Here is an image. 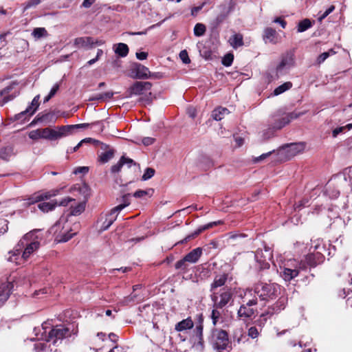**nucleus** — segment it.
<instances>
[{"instance_id": "f257e3e1", "label": "nucleus", "mask_w": 352, "mask_h": 352, "mask_svg": "<svg viewBox=\"0 0 352 352\" xmlns=\"http://www.w3.org/2000/svg\"><path fill=\"white\" fill-rule=\"evenodd\" d=\"M280 292V287L278 284L259 282L245 290V296H252L254 294L261 300L268 301L277 298Z\"/></svg>"}, {"instance_id": "f03ea898", "label": "nucleus", "mask_w": 352, "mask_h": 352, "mask_svg": "<svg viewBox=\"0 0 352 352\" xmlns=\"http://www.w3.org/2000/svg\"><path fill=\"white\" fill-rule=\"evenodd\" d=\"M41 230L35 229L25 234L19 241V249L23 248L21 258L27 260L31 254L40 248L43 236L39 234Z\"/></svg>"}, {"instance_id": "7ed1b4c3", "label": "nucleus", "mask_w": 352, "mask_h": 352, "mask_svg": "<svg viewBox=\"0 0 352 352\" xmlns=\"http://www.w3.org/2000/svg\"><path fill=\"white\" fill-rule=\"evenodd\" d=\"M70 223L65 217H60L58 221L51 228V232L55 235V240L58 243H64L72 239L76 232H72Z\"/></svg>"}, {"instance_id": "20e7f679", "label": "nucleus", "mask_w": 352, "mask_h": 352, "mask_svg": "<svg viewBox=\"0 0 352 352\" xmlns=\"http://www.w3.org/2000/svg\"><path fill=\"white\" fill-rule=\"evenodd\" d=\"M324 250V247L322 245V241L320 239H316L311 241V245L310 246L309 251V253L305 256V263L307 267H316L317 265L323 262L324 256L322 251Z\"/></svg>"}, {"instance_id": "39448f33", "label": "nucleus", "mask_w": 352, "mask_h": 352, "mask_svg": "<svg viewBox=\"0 0 352 352\" xmlns=\"http://www.w3.org/2000/svg\"><path fill=\"white\" fill-rule=\"evenodd\" d=\"M152 83L148 81H136L129 89L130 96H143L141 100L151 103L155 96L151 92Z\"/></svg>"}, {"instance_id": "423d86ee", "label": "nucleus", "mask_w": 352, "mask_h": 352, "mask_svg": "<svg viewBox=\"0 0 352 352\" xmlns=\"http://www.w3.org/2000/svg\"><path fill=\"white\" fill-rule=\"evenodd\" d=\"M211 344L217 352H224L230 347L228 333L222 329H214L212 333Z\"/></svg>"}, {"instance_id": "0eeeda50", "label": "nucleus", "mask_w": 352, "mask_h": 352, "mask_svg": "<svg viewBox=\"0 0 352 352\" xmlns=\"http://www.w3.org/2000/svg\"><path fill=\"white\" fill-rule=\"evenodd\" d=\"M248 297L244 296L243 303L237 311L238 317L243 320L252 318L256 314V309L252 307L257 304V298L254 296L252 298H248Z\"/></svg>"}, {"instance_id": "6e6552de", "label": "nucleus", "mask_w": 352, "mask_h": 352, "mask_svg": "<svg viewBox=\"0 0 352 352\" xmlns=\"http://www.w3.org/2000/svg\"><path fill=\"white\" fill-rule=\"evenodd\" d=\"M69 336V329L63 325H56L49 332L45 338L47 342H52L53 344H57L66 337Z\"/></svg>"}, {"instance_id": "1a4fd4ad", "label": "nucleus", "mask_w": 352, "mask_h": 352, "mask_svg": "<svg viewBox=\"0 0 352 352\" xmlns=\"http://www.w3.org/2000/svg\"><path fill=\"white\" fill-rule=\"evenodd\" d=\"M232 294L229 289H223L219 295L213 294L211 296L212 300L214 302L213 307L215 308H223L226 307L232 299Z\"/></svg>"}, {"instance_id": "9d476101", "label": "nucleus", "mask_w": 352, "mask_h": 352, "mask_svg": "<svg viewBox=\"0 0 352 352\" xmlns=\"http://www.w3.org/2000/svg\"><path fill=\"white\" fill-rule=\"evenodd\" d=\"M29 138L32 140L42 138L52 141L56 140L55 129L47 127L33 130L29 133Z\"/></svg>"}, {"instance_id": "9b49d317", "label": "nucleus", "mask_w": 352, "mask_h": 352, "mask_svg": "<svg viewBox=\"0 0 352 352\" xmlns=\"http://www.w3.org/2000/svg\"><path fill=\"white\" fill-rule=\"evenodd\" d=\"M307 266L302 261L298 264V267H280V275L285 281H290L293 278L297 277L300 270H305Z\"/></svg>"}, {"instance_id": "f8f14e48", "label": "nucleus", "mask_w": 352, "mask_h": 352, "mask_svg": "<svg viewBox=\"0 0 352 352\" xmlns=\"http://www.w3.org/2000/svg\"><path fill=\"white\" fill-rule=\"evenodd\" d=\"M305 149V144L302 142L293 143L283 146L280 152L286 158L290 159L297 154L301 153Z\"/></svg>"}, {"instance_id": "ddd939ff", "label": "nucleus", "mask_w": 352, "mask_h": 352, "mask_svg": "<svg viewBox=\"0 0 352 352\" xmlns=\"http://www.w3.org/2000/svg\"><path fill=\"white\" fill-rule=\"evenodd\" d=\"M284 115V112L278 110L272 116L270 125L273 129L279 130L289 123V118Z\"/></svg>"}, {"instance_id": "4468645a", "label": "nucleus", "mask_w": 352, "mask_h": 352, "mask_svg": "<svg viewBox=\"0 0 352 352\" xmlns=\"http://www.w3.org/2000/svg\"><path fill=\"white\" fill-rule=\"evenodd\" d=\"M265 254L263 250L258 249L255 252V259L261 264V269H267L270 267V264L267 260H270L272 258V254L270 248L265 246Z\"/></svg>"}, {"instance_id": "2eb2a0df", "label": "nucleus", "mask_w": 352, "mask_h": 352, "mask_svg": "<svg viewBox=\"0 0 352 352\" xmlns=\"http://www.w3.org/2000/svg\"><path fill=\"white\" fill-rule=\"evenodd\" d=\"M294 65V54L287 53L282 56L280 62L276 66V70L277 75L282 74L283 72L289 69Z\"/></svg>"}, {"instance_id": "dca6fc26", "label": "nucleus", "mask_w": 352, "mask_h": 352, "mask_svg": "<svg viewBox=\"0 0 352 352\" xmlns=\"http://www.w3.org/2000/svg\"><path fill=\"white\" fill-rule=\"evenodd\" d=\"M60 191V189H53L48 192L35 193L28 199V204H32L44 199H49L51 197L58 195Z\"/></svg>"}, {"instance_id": "f3484780", "label": "nucleus", "mask_w": 352, "mask_h": 352, "mask_svg": "<svg viewBox=\"0 0 352 352\" xmlns=\"http://www.w3.org/2000/svg\"><path fill=\"white\" fill-rule=\"evenodd\" d=\"M12 287L13 285L11 282L5 281L0 283V307L2 306L9 298Z\"/></svg>"}, {"instance_id": "a211bd4d", "label": "nucleus", "mask_w": 352, "mask_h": 352, "mask_svg": "<svg viewBox=\"0 0 352 352\" xmlns=\"http://www.w3.org/2000/svg\"><path fill=\"white\" fill-rule=\"evenodd\" d=\"M76 130L75 124L64 125L55 129L56 140L70 135Z\"/></svg>"}, {"instance_id": "6ab92c4d", "label": "nucleus", "mask_w": 352, "mask_h": 352, "mask_svg": "<svg viewBox=\"0 0 352 352\" xmlns=\"http://www.w3.org/2000/svg\"><path fill=\"white\" fill-rule=\"evenodd\" d=\"M133 73H135L134 76H132L133 78L138 79H147L148 78L149 69L146 67L140 64L135 63L133 65Z\"/></svg>"}, {"instance_id": "aec40b11", "label": "nucleus", "mask_w": 352, "mask_h": 352, "mask_svg": "<svg viewBox=\"0 0 352 352\" xmlns=\"http://www.w3.org/2000/svg\"><path fill=\"white\" fill-rule=\"evenodd\" d=\"M221 223V221H212L210 223H208L206 225H204L201 227H199L197 230H195L192 234L188 235L184 240L179 242V243H184V242H187L191 239H193L198 236L201 232L212 228L215 226H217L219 224Z\"/></svg>"}, {"instance_id": "412c9836", "label": "nucleus", "mask_w": 352, "mask_h": 352, "mask_svg": "<svg viewBox=\"0 0 352 352\" xmlns=\"http://www.w3.org/2000/svg\"><path fill=\"white\" fill-rule=\"evenodd\" d=\"M194 327V322L190 317L182 320L177 322L175 326V331L182 332L186 330L191 329Z\"/></svg>"}, {"instance_id": "4be33fe9", "label": "nucleus", "mask_w": 352, "mask_h": 352, "mask_svg": "<svg viewBox=\"0 0 352 352\" xmlns=\"http://www.w3.org/2000/svg\"><path fill=\"white\" fill-rule=\"evenodd\" d=\"M263 38L265 43L270 42L273 44L278 43L276 32L272 28H267L265 29Z\"/></svg>"}, {"instance_id": "5701e85b", "label": "nucleus", "mask_w": 352, "mask_h": 352, "mask_svg": "<svg viewBox=\"0 0 352 352\" xmlns=\"http://www.w3.org/2000/svg\"><path fill=\"white\" fill-rule=\"evenodd\" d=\"M94 39L90 36L78 37L74 40V45L78 48L92 47Z\"/></svg>"}, {"instance_id": "b1692460", "label": "nucleus", "mask_w": 352, "mask_h": 352, "mask_svg": "<svg viewBox=\"0 0 352 352\" xmlns=\"http://www.w3.org/2000/svg\"><path fill=\"white\" fill-rule=\"evenodd\" d=\"M202 254V248H197L187 254L184 258L190 263H195L198 261Z\"/></svg>"}, {"instance_id": "393cba45", "label": "nucleus", "mask_w": 352, "mask_h": 352, "mask_svg": "<svg viewBox=\"0 0 352 352\" xmlns=\"http://www.w3.org/2000/svg\"><path fill=\"white\" fill-rule=\"evenodd\" d=\"M228 274H223L217 275L212 283L210 285V291L212 292L214 289H217V287H220L221 286H223L228 280Z\"/></svg>"}, {"instance_id": "a878e982", "label": "nucleus", "mask_w": 352, "mask_h": 352, "mask_svg": "<svg viewBox=\"0 0 352 352\" xmlns=\"http://www.w3.org/2000/svg\"><path fill=\"white\" fill-rule=\"evenodd\" d=\"M230 45L234 48L237 49L243 45V37L241 34H234L230 37L228 40Z\"/></svg>"}, {"instance_id": "bb28decb", "label": "nucleus", "mask_w": 352, "mask_h": 352, "mask_svg": "<svg viewBox=\"0 0 352 352\" xmlns=\"http://www.w3.org/2000/svg\"><path fill=\"white\" fill-rule=\"evenodd\" d=\"M11 89H12L11 87H7L0 91V97L3 96V98L1 100H0V106L1 107L3 106L6 103L12 100L16 96V95H17L16 94H15L14 95H10V96H6L7 94H8L10 92V91Z\"/></svg>"}, {"instance_id": "cd10ccee", "label": "nucleus", "mask_w": 352, "mask_h": 352, "mask_svg": "<svg viewBox=\"0 0 352 352\" xmlns=\"http://www.w3.org/2000/svg\"><path fill=\"white\" fill-rule=\"evenodd\" d=\"M114 52L120 57H125L129 54L128 45L123 43H120L114 45Z\"/></svg>"}, {"instance_id": "c85d7f7f", "label": "nucleus", "mask_w": 352, "mask_h": 352, "mask_svg": "<svg viewBox=\"0 0 352 352\" xmlns=\"http://www.w3.org/2000/svg\"><path fill=\"white\" fill-rule=\"evenodd\" d=\"M228 113L229 111L228 109L219 107L213 110L212 112V117L214 120L219 121L221 120L225 117V116L228 115Z\"/></svg>"}, {"instance_id": "c756f323", "label": "nucleus", "mask_w": 352, "mask_h": 352, "mask_svg": "<svg viewBox=\"0 0 352 352\" xmlns=\"http://www.w3.org/2000/svg\"><path fill=\"white\" fill-rule=\"evenodd\" d=\"M287 303V298L284 296H281L278 298L275 304L272 307V311L270 312L272 314L278 313L281 310L284 309Z\"/></svg>"}, {"instance_id": "7c9ffc66", "label": "nucleus", "mask_w": 352, "mask_h": 352, "mask_svg": "<svg viewBox=\"0 0 352 352\" xmlns=\"http://www.w3.org/2000/svg\"><path fill=\"white\" fill-rule=\"evenodd\" d=\"M31 116L30 107H27L25 111L16 114L13 120L14 121H19L21 123H23L25 121L28 120Z\"/></svg>"}, {"instance_id": "2f4dec72", "label": "nucleus", "mask_w": 352, "mask_h": 352, "mask_svg": "<svg viewBox=\"0 0 352 352\" xmlns=\"http://www.w3.org/2000/svg\"><path fill=\"white\" fill-rule=\"evenodd\" d=\"M57 206V201L42 202L38 204V208L43 212L53 210Z\"/></svg>"}, {"instance_id": "473e14b6", "label": "nucleus", "mask_w": 352, "mask_h": 352, "mask_svg": "<svg viewBox=\"0 0 352 352\" xmlns=\"http://www.w3.org/2000/svg\"><path fill=\"white\" fill-rule=\"evenodd\" d=\"M312 27V23L309 19H305L300 21L297 25V32H303Z\"/></svg>"}, {"instance_id": "72a5a7b5", "label": "nucleus", "mask_w": 352, "mask_h": 352, "mask_svg": "<svg viewBox=\"0 0 352 352\" xmlns=\"http://www.w3.org/2000/svg\"><path fill=\"white\" fill-rule=\"evenodd\" d=\"M192 348L198 352H203L204 350V338H192Z\"/></svg>"}, {"instance_id": "f704fd0d", "label": "nucleus", "mask_w": 352, "mask_h": 352, "mask_svg": "<svg viewBox=\"0 0 352 352\" xmlns=\"http://www.w3.org/2000/svg\"><path fill=\"white\" fill-rule=\"evenodd\" d=\"M292 87V83L291 82H286L282 84L281 85L277 87L273 92L274 96H278L285 91L289 90Z\"/></svg>"}, {"instance_id": "c9c22d12", "label": "nucleus", "mask_w": 352, "mask_h": 352, "mask_svg": "<svg viewBox=\"0 0 352 352\" xmlns=\"http://www.w3.org/2000/svg\"><path fill=\"white\" fill-rule=\"evenodd\" d=\"M114 155V150L113 149H108L104 152L102 153L99 155V160L102 163H107L111 158H113Z\"/></svg>"}, {"instance_id": "e433bc0d", "label": "nucleus", "mask_w": 352, "mask_h": 352, "mask_svg": "<svg viewBox=\"0 0 352 352\" xmlns=\"http://www.w3.org/2000/svg\"><path fill=\"white\" fill-rule=\"evenodd\" d=\"M85 209V202L79 203L75 207H71V211L69 214L73 216H77L80 214Z\"/></svg>"}, {"instance_id": "4c0bfd02", "label": "nucleus", "mask_w": 352, "mask_h": 352, "mask_svg": "<svg viewBox=\"0 0 352 352\" xmlns=\"http://www.w3.org/2000/svg\"><path fill=\"white\" fill-rule=\"evenodd\" d=\"M32 34L35 38L39 39L42 37L47 36V32L44 28H36L34 29Z\"/></svg>"}, {"instance_id": "58836bf2", "label": "nucleus", "mask_w": 352, "mask_h": 352, "mask_svg": "<svg viewBox=\"0 0 352 352\" xmlns=\"http://www.w3.org/2000/svg\"><path fill=\"white\" fill-rule=\"evenodd\" d=\"M335 54H336V52L333 49L329 50L328 52L322 53L320 55L318 56V57L316 59L317 64L320 65L327 58H329L331 55H334Z\"/></svg>"}, {"instance_id": "ea45409f", "label": "nucleus", "mask_w": 352, "mask_h": 352, "mask_svg": "<svg viewBox=\"0 0 352 352\" xmlns=\"http://www.w3.org/2000/svg\"><path fill=\"white\" fill-rule=\"evenodd\" d=\"M206 28L203 23H197L194 28V34L196 36H201L206 32Z\"/></svg>"}, {"instance_id": "a19ab883", "label": "nucleus", "mask_w": 352, "mask_h": 352, "mask_svg": "<svg viewBox=\"0 0 352 352\" xmlns=\"http://www.w3.org/2000/svg\"><path fill=\"white\" fill-rule=\"evenodd\" d=\"M188 263L185 258L184 257L182 259L179 260L175 264V269L180 270L184 272H187L188 270Z\"/></svg>"}, {"instance_id": "79ce46f5", "label": "nucleus", "mask_w": 352, "mask_h": 352, "mask_svg": "<svg viewBox=\"0 0 352 352\" xmlns=\"http://www.w3.org/2000/svg\"><path fill=\"white\" fill-rule=\"evenodd\" d=\"M39 95L36 96L32 101L31 102L30 104L28 107H30V115H33L35 111L37 110L38 106H39Z\"/></svg>"}, {"instance_id": "37998d69", "label": "nucleus", "mask_w": 352, "mask_h": 352, "mask_svg": "<svg viewBox=\"0 0 352 352\" xmlns=\"http://www.w3.org/2000/svg\"><path fill=\"white\" fill-rule=\"evenodd\" d=\"M125 160V156H122L120 160L117 164H114L111 166V170L113 173H119L121 170L122 167L124 166V160Z\"/></svg>"}, {"instance_id": "c03bdc74", "label": "nucleus", "mask_w": 352, "mask_h": 352, "mask_svg": "<svg viewBox=\"0 0 352 352\" xmlns=\"http://www.w3.org/2000/svg\"><path fill=\"white\" fill-rule=\"evenodd\" d=\"M219 308H215L214 307V309L212 310V312H211V319L212 320V324L214 325H216L217 323L219 322V319L221 318V314L219 311H218Z\"/></svg>"}, {"instance_id": "a18cd8bd", "label": "nucleus", "mask_w": 352, "mask_h": 352, "mask_svg": "<svg viewBox=\"0 0 352 352\" xmlns=\"http://www.w3.org/2000/svg\"><path fill=\"white\" fill-rule=\"evenodd\" d=\"M23 248H21L19 249V243L16 244V245L14 247V250L11 252H9V254H11V256L8 258L9 261H13V259L12 258V257H17L19 256V255H21V254H22V252H23ZM14 259H16V258H15Z\"/></svg>"}, {"instance_id": "49530a36", "label": "nucleus", "mask_w": 352, "mask_h": 352, "mask_svg": "<svg viewBox=\"0 0 352 352\" xmlns=\"http://www.w3.org/2000/svg\"><path fill=\"white\" fill-rule=\"evenodd\" d=\"M78 190L80 193H82L85 199L87 200L90 195L89 187L84 184L79 185Z\"/></svg>"}, {"instance_id": "de8ad7c7", "label": "nucleus", "mask_w": 352, "mask_h": 352, "mask_svg": "<svg viewBox=\"0 0 352 352\" xmlns=\"http://www.w3.org/2000/svg\"><path fill=\"white\" fill-rule=\"evenodd\" d=\"M155 170L152 168H146L144 170V173L142 177V179L143 181H146L151 177H153L155 175Z\"/></svg>"}, {"instance_id": "09e8293b", "label": "nucleus", "mask_w": 352, "mask_h": 352, "mask_svg": "<svg viewBox=\"0 0 352 352\" xmlns=\"http://www.w3.org/2000/svg\"><path fill=\"white\" fill-rule=\"evenodd\" d=\"M234 60V56L232 54H227L224 56L222 60V64L226 67H229L232 65Z\"/></svg>"}, {"instance_id": "8fccbe9b", "label": "nucleus", "mask_w": 352, "mask_h": 352, "mask_svg": "<svg viewBox=\"0 0 352 352\" xmlns=\"http://www.w3.org/2000/svg\"><path fill=\"white\" fill-rule=\"evenodd\" d=\"M192 338H203V324L201 322H199V324L196 326Z\"/></svg>"}, {"instance_id": "3c124183", "label": "nucleus", "mask_w": 352, "mask_h": 352, "mask_svg": "<svg viewBox=\"0 0 352 352\" xmlns=\"http://www.w3.org/2000/svg\"><path fill=\"white\" fill-rule=\"evenodd\" d=\"M150 192H153V190L152 188H150L147 190H138L133 193V196L135 198H141L145 195H149Z\"/></svg>"}, {"instance_id": "603ef678", "label": "nucleus", "mask_w": 352, "mask_h": 352, "mask_svg": "<svg viewBox=\"0 0 352 352\" xmlns=\"http://www.w3.org/2000/svg\"><path fill=\"white\" fill-rule=\"evenodd\" d=\"M116 217L109 216L107 218L105 221L103 223L102 228L104 230H107L116 221Z\"/></svg>"}, {"instance_id": "864d4df0", "label": "nucleus", "mask_w": 352, "mask_h": 352, "mask_svg": "<svg viewBox=\"0 0 352 352\" xmlns=\"http://www.w3.org/2000/svg\"><path fill=\"white\" fill-rule=\"evenodd\" d=\"M41 0H29L24 5V10H26L32 7H34L40 4Z\"/></svg>"}, {"instance_id": "5fc2aeb1", "label": "nucleus", "mask_w": 352, "mask_h": 352, "mask_svg": "<svg viewBox=\"0 0 352 352\" xmlns=\"http://www.w3.org/2000/svg\"><path fill=\"white\" fill-rule=\"evenodd\" d=\"M125 207L123 206L122 204H119L117 206L113 208L109 213V216H112V217H117V215Z\"/></svg>"}, {"instance_id": "6e6d98bb", "label": "nucleus", "mask_w": 352, "mask_h": 352, "mask_svg": "<svg viewBox=\"0 0 352 352\" xmlns=\"http://www.w3.org/2000/svg\"><path fill=\"white\" fill-rule=\"evenodd\" d=\"M135 298H136L135 295H129V296L125 297L120 303L122 306L127 305L129 303L134 302Z\"/></svg>"}, {"instance_id": "4d7b16f0", "label": "nucleus", "mask_w": 352, "mask_h": 352, "mask_svg": "<svg viewBox=\"0 0 352 352\" xmlns=\"http://www.w3.org/2000/svg\"><path fill=\"white\" fill-rule=\"evenodd\" d=\"M8 220H3L2 223H0V236L6 233L8 230Z\"/></svg>"}, {"instance_id": "13d9d810", "label": "nucleus", "mask_w": 352, "mask_h": 352, "mask_svg": "<svg viewBox=\"0 0 352 352\" xmlns=\"http://www.w3.org/2000/svg\"><path fill=\"white\" fill-rule=\"evenodd\" d=\"M335 10L334 6H331L329 7L324 13H322L319 17L318 20L320 21H322L323 19H324L329 14H331L333 10Z\"/></svg>"}, {"instance_id": "bf43d9fd", "label": "nucleus", "mask_w": 352, "mask_h": 352, "mask_svg": "<svg viewBox=\"0 0 352 352\" xmlns=\"http://www.w3.org/2000/svg\"><path fill=\"white\" fill-rule=\"evenodd\" d=\"M47 348V343L45 342H37L34 344V350L36 352L45 351Z\"/></svg>"}, {"instance_id": "052dcab7", "label": "nucleus", "mask_w": 352, "mask_h": 352, "mask_svg": "<svg viewBox=\"0 0 352 352\" xmlns=\"http://www.w3.org/2000/svg\"><path fill=\"white\" fill-rule=\"evenodd\" d=\"M179 57H180L181 60H182V62L185 64H188L190 62V60L188 57V53L186 50H182L179 53Z\"/></svg>"}, {"instance_id": "680f3d73", "label": "nucleus", "mask_w": 352, "mask_h": 352, "mask_svg": "<svg viewBox=\"0 0 352 352\" xmlns=\"http://www.w3.org/2000/svg\"><path fill=\"white\" fill-rule=\"evenodd\" d=\"M302 114V113H301L291 112L289 113H285L284 116H285V117H287V118H289V123L292 120L296 119Z\"/></svg>"}, {"instance_id": "e2e57ef3", "label": "nucleus", "mask_w": 352, "mask_h": 352, "mask_svg": "<svg viewBox=\"0 0 352 352\" xmlns=\"http://www.w3.org/2000/svg\"><path fill=\"white\" fill-rule=\"evenodd\" d=\"M248 336L252 338H256L258 336V331L256 327H252L248 329Z\"/></svg>"}, {"instance_id": "0e129e2a", "label": "nucleus", "mask_w": 352, "mask_h": 352, "mask_svg": "<svg viewBox=\"0 0 352 352\" xmlns=\"http://www.w3.org/2000/svg\"><path fill=\"white\" fill-rule=\"evenodd\" d=\"M130 197H131L130 194L124 195L122 197V203L120 204H122L125 208L126 206H129L130 203H131V201H130Z\"/></svg>"}, {"instance_id": "69168bd1", "label": "nucleus", "mask_w": 352, "mask_h": 352, "mask_svg": "<svg viewBox=\"0 0 352 352\" xmlns=\"http://www.w3.org/2000/svg\"><path fill=\"white\" fill-rule=\"evenodd\" d=\"M272 151H270L266 153H263L257 157H254L253 159V162L254 163H258V162L266 159L267 157H268L272 154Z\"/></svg>"}, {"instance_id": "338daca9", "label": "nucleus", "mask_w": 352, "mask_h": 352, "mask_svg": "<svg viewBox=\"0 0 352 352\" xmlns=\"http://www.w3.org/2000/svg\"><path fill=\"white\" fill-rule=\"evenodd\" d=\"M299 263H300V262H298L296 260H289L287 262L283 267L294 268L295 267H298Z\"/></svg>"}, {"instance_id": "774afa93", "label": "nucleus", "mask_w": 352, "mask_h": 352, "mask_svg": "<svg viewBox=\"0 0 352 352\" xmlns=\"http://www.w3.org/2000/svg\"><path fill=\"white\" fill-rule=\"evenodd\" d=\"M164 77V75L161 72H154V73H151L150 71H149V74H148V78H152V79H161Z\"/></svg>"}]
</instances>
